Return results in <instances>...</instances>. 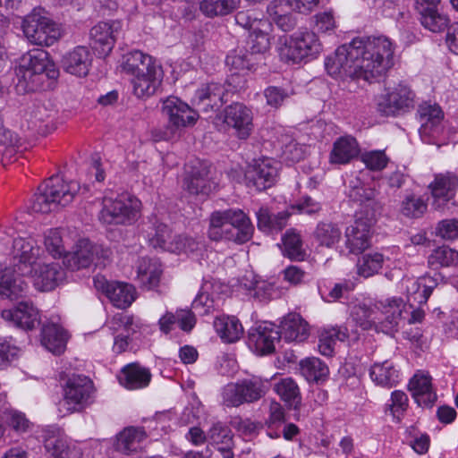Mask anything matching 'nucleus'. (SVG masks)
I'll use <instances>...</instances> for the list:
<instances>
[{"label": "nucleus", "instance_id": "obj_1", "mask_svg": "<svg viewBox=\"0 0 458 458\" xmlns=\"http://www.w3.org/2000/svg\"><path fill=\"white\" fill-rule=\"evenodd\" d=\"M393 43L386 37L356 38L328 55L325 67L332 77L371 82L393 66Z\"/></svg>", "mask_w": 458, "mask_h": 458}, {"label": "nucleus", "instance_id": "obj_2", "mask_svg": "<svg viewBox=\"0 0 458 458\" xmlns=\"http://www.w3.org/2000/svg\"><path fill=\"white\" fill-rule=\"evenodd\" d=\"M40 255V248L32 239L16 238L13 245V267L0 271V295L12 301L24 298L30 292L23 276L32 272L31 268Z\"/></svg>", "mask_w": 458, "mask_h": 458}, {"label": "nucleus", "instance_id": "obj_3", "mask_svg": "<svg viewBox=\"0 0 458 458\" xmlns=\"http://www.w3.org/2000/svg\"><path fill=\"white\" fill-rule=\"evenodd\" d=\"M59 72L43 49H32L22 55L16 68L17 90L23 93L45 89L49 80L58 77Z\"/></svg>", "mask_w": 458, "mask_h": 458}, {"label": "nucleus", "instance_id": "obj_4", "mask_svg": "<svg viewBox=\"0 0 458 458\" xmlns=\"http://www.w3.org/2000/svg\"><path fill=\"white\" fill-rule=\"evenodd\" d=\"M254 226L242 209L214 212L210 216L208 237L213 241L223 239L237 243L250 241Z\"/></svg>", "mask_w": 458, "mask_h": 458}, {"label": "nucleus", "instance_id": "obj_5", "mask_svg": "<svg viewBox=\"0 0 458 458\" xmlns=\"http://www.w3.org/2000/svg\"><path fill=\"white\" fill-rule=\"evenodd\" d=\"M80 189V183L76 181H64L57 175L51 176L38 188L30 208L36 213H50L59 207L69 205Z\"/></svg>", "mask_w": 458, "mask_h": 458}, {"label": "nucleus", "instance_id": "obj_6", "mask_svg": "<svg viewBox=\"0 0 458 458\" xmlns=\"http://www.w3.org/2000/svg\"><path fill=\"white\" fill-rule=\"evenodd\" d=\"M162 112L167 117L168 124L151 131L155 141L176 140L183 128L194 125L199 118L196 111L174 96L163 101Z\"/></svg>", "mask_w": 458, "mask_h": 458}, {"label": "nucleus", "instance_id": "obj_7", "mask_svg": "<svg viewBox=\"0 0 458 458\" xmlns=\"http://www.w3.org/2000/svg\"><path fill=\"white\" fill-rule=\"evenodd\" d=\"M269 388V381L260 377L251 376L242 378L223 387L222 403L226 407H239L244 403H253L265 397Z\"/></svg>", "mask_w": 458, "mask_h": 458}, {"label": "nucleus", "instance_id": "obj_8", "mask_svg": "<svg viewBox=\"0 0 458 458\" xmlns=\"http://www.w3.org/2000/svg\"><path fill=\"white\" fill-rule=\"evenodd\" d=\"M140 201L128 193L105 197L99 219L106 225H131L140 217Z\"/></svg>", "mask_w": 458, "mask_h": 458}, {"label": "nucleus", "instance_id": "obj_9", "mask_svg": "<svg viewBox=\"0 0 458 458\" xmlns=\"http://www.w3.org/2000/svg\"><path fill=\"white\" fill-rule=\"evenodd\" d=\"M21 28L26 38L37 46H52L62 36L60 26L37 9L23 18Z\"/></svg>", "mask_w": 458, "mask_h": 458}, {"label": "nucleus", "instance_id": "obj_10", "mask_svg": "<svg viewBox=\"0 0 458 458\" xmlns=\"http://www.w3.org/2000/svg\"><path fill=\"white\" fill-rule=\"evenodd\" d=\"M111 256L112 250L109 248L83 239L79 241L72 251L64 255L63 262L68 269L75 271L91 265L105 267Z\"/></svg>", "mask_w": 458, "mask_h": 458}, {"label": "nucleus", "instance_id": "obj_11", "mask_svg": "<svg viewBox=\"0 0 458 458\" xmlns=\"http://www.w3.org/2000/svg\"><path fill=\"white\" fill-rule=\"evenodd\" d=\"M418 115L420 122L419 133L421 140L437 147L446 144L443 123L444 113L440 106L437 104L423 103L419 106Z\"/></svg>", "mask_w": 458, "mask_h": 458}, {"label": "nucleus", "instance_id": "obj_12", "mask_svg": "<svg viewBox=\"0 0 458 458\" xmlns=\"http://www.w3.org/2000/svg\"><path fill=\"white\" fill-rule=\"evenodd\" d=\"M322 51V45L313 31H299L285 39L284 44L279 48L283 59L301 62L308 57H315Z\"/></svg>", "mask_w": 458, "mask_h": 458}, {"label": "nucleus", "instance_id": "obj_13", "mask_svg": "<svg viewBox=\"0 0 458 458\" xmlns=\"http://www.w3.org/2000/svg\"><path fill=\"white\" fill-rule=\"evenodd\" d=\"M93 382L86 376L72 375L64 389V403L69 412L81 411L94 402Z\"/></svg>", "mask_w": 458, "mask_h": 458}, {"label": "nucleus", "instance_id": "obj_14", "mask_svg": "<svg viewBox=\"0 0 458 458\" xmlns=\"http://www.w3.org/2000/svg\"><path fill=\"white\" fill-rule=\"evenodd\" d=\"M221 119L233 134L240 140H246L253 130V115L250 108L241 103H233L226 106Z\"/></svg>", "mask_w": 458, "mask_h": 458}, {"label": "nucleus", "instance_id": "obj_15", "mask_svg": "<svg viewBox=\"0 0 458 458\" xmlns=\"http://www.w3.org/2000/svg\"><path fill=\"white\" fill-rule=\"evenodd\" d=\"M414 94L405 84H398L382 95L377 102V110L384 115H397L412 107Z\"/></svg>", "mask_w": 458, "mask_h": 458}, {"label": "nucleus", "instance_id": "obj_16", "mask_svg": "<svg viewBox=\"0 0 458 458\" xmlns=\"http://www.w3.org/2000/svg\"><path fill=\"white\" fill-rule=\"evenodd\" d=\"M375 223L374 215L358 217L344 232L345 246L351 253L360 254L371 244V227Z\"/></svg>", "mask_w": 458, "mask_h": 458}, {"label": "nucleus", "instance_id": "obj_17", "mask_svg": "<svg viewBox=\"0 0 458 458\" xmlns=\"http://www.w3.org/2000/svg\"><path fill=\"white\" fill-rule=\"evenodd\" d=\"M44 446L53 458H82L81 450L68 441L60 428L48 427L43 432Z\"/></svg>", "mask_w": 458, "mask_h": 458}, {"label": "nucleus", "instance_id": "obj_18", "mask_svg": "<svg viewBox=\"0 0 458 458\" xmlns=\"http://www.w3.org/2000/svg\"><path fill=\"white\" fill-rule=\"evenodd\" d=\"M436 209L444 210L445 205L454 199L458 189V176L454 173L438 174L429 184Z\"/></svg>", "mask_w": 458, "mask_h": 458}, {"label": "nucleus", "instance_id": "obj_19", "mask_svg": "<svg viewBox=\"0 0 458 458\" xmlns=\"http://www.w3.org/2000/svg\"><path fill=\"white\" fill-rule=\"evenodd\" d=\"M120 21L99 22L91 28L89 36L92 47L101 56L108 55L113 49L121 30Z\"/></svg>", "mask_w": 458, "mask_h": 458}, {"label": "nucleus", "instance_id": "obj_20", "mask_svg": "<svg viewBox=\"0 0 458 458\" xmlns=\"http://www.w3.org/2000/svg\"><path fill=\"white\" fill-rule=\"evenodd\" d=\"M32 282L40 292L54 290L64 277V272L56 262L38 263L31 268Z\"/></svg>", "mask_w": 458, "mask_h": 458}, {"label": "nucleus", "instance_id": "obj_21", "mask_svg": "<svg viewBox=\"0 0 458 458\" xmlns=\"http://www.w3.org/2000/svg\"><path fill=\"white\" fill-rule=\"evenodd\" d=\"M279 340V330L272 324L259 325L249 332V345L260 355L273 352L275 344Z\"/></svg>", "mask_w": 458, "mask_h": 458}, {"label": "nucleus", "instance_id": "obj_22", "mask_svg": "<svg viewBox=\"0 0 458 458\" xmlns=\"http://www.w3.org/2000/svg\"><path fill=\"white\" fill-rule=\"evenodd\" d=\"M1 316L25 330L34 329L40 322L38 310L30 301H20L14 309L2 310Z\"/></svg>", "mask_w": 458, "mask_h": 458}, {"label": "nucleus", "instance_id": "obj_23", "mask_svg": "<svg viewBox=\"0 0 458 458\" xmlns=\"http://www.w3.org/2000/svg\"><path fill=\"white\" fill-rule=\"evenodd\" d=\"M279 164L270 158L259 160L247 174L249 183L258 191H264L273 186L278 177Z\"/></svg>", "mask_w": 458, "mask_h": 458}, {"label": "nucleus", "instance_id": "obj_24", "mask_svg": "<svg viewBox=\"0 0 458 458\" xmlns=\"http://www.w3.org/2000/svg\"><path fill=\"white\" fill-rule=\"evenodd\" d=\"M164 78V71L161 64L131 78L133 94L139 98L153 96L160 88Z\"/></svg>", "mask_w": 458, "mask_h": 458}, {"label": "nucleus", "instance_id": "obj_25", "mask_svg": "<svg viewBox=\"0 0 458 458\" xmlns=\"http://www.w3.org/2000/svg\"><path fill=\"white\" fill-rule=\"evenodd\" d=\"M225 89L216 82L208 83L196 90L193 103L203 112H209L220 107L227 100L225 99Z\"/></svg>", "mask_w": 458, "mask_h": 458}, {"label": "nucleus", "instance_id": "obj_26", "mask_svg": "<svg viewBox=\"0 0 458 458\" xmlns=\"http://www.w3.org/2000/svg\"><path fill=\"white\" fill-rule=\"evenodd\" d=\"M92 55L86 47H76L65 54L62 60L64 71L70 74L85 77L91 66Z\"/></svg>", "mask_w": 458, "mask_h": 458}, {"label": "nucleus", "instance_id": "obj_27", "mask_svg": "<svg viewBox=\"0 0 458 458\" xmlns=\"http://www.w3.org/2000/svg\"><path fill=\"white\" fill-rule=\"evenodd\" d=\"M408 386L420 406L431 407L436 402L437 394L432 389L431 377L428 373H416L411 378Z\"/></svg>", "mask_w": 458, "mask_h": 458}, {"label": "nucleus", "instance_id": "obj_28", "mask_svg": "<svg viewBox=\"0 0 458 458\" xmlns=\"http://www.w3.org/2000/svg\"><path fill=\"white\" fill-rule=\"evenodd\" d=\"M360 153L356 139L351 135L339 137L333 143L328 160L331 165H346Z\"/></svg>", "mask_w": 458, "mask_h": 458}, {"label": "nucleus", "instance_id": "obj_29", "mask_svg": "<svg viewBox=\"0 0 458 458\" xmlns=\"http://www.w3.org/2000/svg\"><path fill=\"white\" fill-rule=\"evenodd\" d=\"M280 338L284 341L303 342L310 335L309 325L298 313H289L281 322Z\"/></svg>", "mask_w": 458, "mask_h": 458}, {"label": "nucleus", "instance_id": "obj_30", "mask_svg": "<svg viewBox=\"0 0 458 458\" xmlns=\"http://www.w3.org/2000/svg\"><path fill=\"white\" fill-rule=\"evenodd\" d=\"M191 170L187 171V176L184 179V186L191 194H208L211 191V184L208 179V166L197 161L190 166Z\"/></svg>", "mask_w": 458, "mask_h": 458}, {"label": "nucleus", "instance_id": "obj_31", "mask_svg": "<svg viewBox=\"0 0 458 458\" xmlns=\"http://www.w3.org/2000/svg\"><path fill=\"white\" fill-rule=\"evenodd\" d=\"M160 262L156 259L141 258L138 260L136 280L149 290L158 285L162 275Z\"/></svg>", "mask_w": 458, "mask_h": 458}, {"label": "nucleus", "instance_id": "obj_32", "mask_svg": "<svg viewBox=\"0 0 458 458\" xmlns=\"http://www.w3.org/2000/svg\"><path fill=\"white\" fill-rule=\"evenodd\" d=\"M159 65V64L150 55L140 51L134 50L123 55V71L132 78L148 72L150 69Z\"/></svg>", "mask_w": 458, "mask_h": 458}, {"label": "nucleus", "instance_id": "obj_33", "mask_svg": "<svg viewBox=\"0 0 458 458\" xmlns=\"http://www.w3.org/2000/svg\"><path fill=\"white\" fill-rule=\"evenodd\" d=\"M151 379L150 371L138 363L126 365L119 376L121 385L130 390H135L148 386Z\"/></svg>", "mask_w": 458, "mask_h": 458}, {"label": "nucleus", "instance_id": "obj_34", "mask_svg": "<svg viewBox=\"0 0 458 458\" xmlns=\"http://www.w3.org/2000/svg\"><path fill=\"white\" fill-rule=\"evenodd\" d=\"M67 336L64 330L55 323L44 324L41 330V344L55 354L62 353L66 346Z\"/></svg>", "mask_w": 458, "mask_h": 458}, {"label": "nucleus", "instance_id": "obj_35", "mask_svg": "<svg viewBox=\"0 0 458 458\" xmlns=\"http://www.w3.org/2000/svg\"><path fill=\"white\" fill-rule=\"evenodd\" d=\"M147 438V433L141 427H127L117 435L116 449L130 454L136 452Z\"/></svg>", "mask_w": 458, "mask_h": 458}, {"label": "nucleus", "instance_id": "obj_36", "mask_svg": "<svg viewBox=\"0 0 458 458\" xmlns=\"http://www.w3.org/2000/svg\"><path fill=\"white\" fill-rule=\"evenodd\" d=\"M386 301L387 303H379L380 321L377 324H382L386 332H389L396 328L399 324L402 316L403 300L393 298Z\"/></svg>", "mask_w": 458, "mask_h": 458}, {"label": "nucleus", "instance_id": "obj_37", "mask_svg": "<svg viewBox=\"0 0 458 458\" xmlns=\"http://www.w3.org/2000/svg\"><path fill=\"white\" fill-rule=\"evenodd\" d=\"M351 316L353 321L362 329L368 330L372 327H377L379 318V306L369 305L365 302L355 304L352 308Z\"/></svg>", "mask_w": 458, "mask_h": 458}, {"label": "nucleus", "instance_id": "obj_38", "mask_svg": "<svg viewBox=\"0 0 458 458\" xmlns=\"http://www.w3.org/2000/svg\"><path fill=\"white\" fill-rule=\"evenodd\" d=\"M313 238L319 247L332 249L342 238V231L337 224L320 222L317 225Z\"/></svg>", "mask_w": 458, "mask_h": 458}, {"label": "nucleus", "instance_id": "obj_39", "mask_svg": "<svg viewBox=\"0 0 458 458\" xmlns=\"http://www.w3.org/2000/svg\"><path fill=\"white\" fill-rule=\"evenodd\" d=\"M377 192L375 189L364 185L358 179L351 182L350 190L348 191L349 198L361 205L370 207L374 212L381 209V205L376 200Z\"/></svg>", "mask_w": 458, "mask_h": 458}, {"label": "nucleus", "instance_id": "obj_40", "mask_svg": "<svg viewBox=\"0 0 458 458\" xmlns=\"http://www.w3.org/2000/svg\"><path fill=\"white\" fill-rule=\"evenodd\" d=\"M214 327L220 337L227 343L239 340L243 334V327L235 317H218L214 321Z\"/></svg>", "mask_w": 458, "mask_h": 458}, {"label": "nucleus", "instance_id": "obj_41", "mask_svg": "<svg viewBox=\"0 0 458 458\" xmlns=\"http://www.w3.org/2000/svg\"><path fill=\"white\" fill-rule=\"evenodd\" d=\"M241 0H201L199 11L208 18L223 17L233 13Z\"/></svg>", "mask_w": 458, "mask_h": 458}, {"label": "nucleus", "instance_id": "obj_42", "mask_svg": "<svg viewBox=\"0 0 458 458\" xmlns=\"http://www.w3.org/2000/svg\"><path fill=\"white\" fill-rule=\"evenodd\" d=\"M370 377L377 385L393 386L398 382V370L389 360L376 362L370 369Z\"/></svg>", "mask_w": 458, "mask_h": 458}, {"label": "nucleus", "instance_id": "obj_43", "mask_svg": "<svg viewBox=\"0 0 458 458\" xmlns=\"http://www.w3.org/2000/svg\"><path fill=\"white\" fill-rule=\"evenodd\" d=\"M106 297L114 306L125 309L135 300V288L129 284L113 282V285L107 290Z\"/></svg>", "mask_w": 458, "mask_h": 458}, {"label": "nucleus", "instance_id": "obj_44", "mask_svg": "<svg viewBox=\"0 0 458 458\" xmlns=\"http://www.w3.org/2000/svg\"><path fill=\"white\" fill-rule=\"evenodd\" d=\"M458 264V252L443 245L435 249L428 257V265L432 269L454 267Z\"/></svg>", "mask_w": 458, "mask_h": 458}, {"label": "nucleus", "instance_id": "obj_45", "mask_svg": "<svg viewBox=\"0 0 458 458\" xmlns=\"http://www.w3.org/2000/svg\"><path fill=\"white\" fill-rule=\"evenodd\" d=\"M276 394L290 407L297 409L301 404L300 389L296 382L291 377L282 378L274 386Z\"/></svg>", "mask_w": 458, "mask_h": 458}, {"label": "nucleus", "instance_id": "obj_46", "mask_svg": "<svg viewBox=\"0 0 458 458\" xmlns=\"http://www.w3.org/2000/svg\"><path fill=\"white\" fill-rule=\"evenodd\" d=\"M110 324L112 329L119 330L120 328H123L126 332V334L122 333L114 338V350L116 352H122L128 345L127 339L129 337L130 331L134 332V330L131 328L133 324L132 318L128 315L116 314L112 318Z\"/></svg>", "mask_w": 458, "mask_h": 458}, {"label": "nucleus", "instance_id": "obj_47", "mask_svg": "<svg viewBox=\"0 0 458 458\" xmlns=\"http://www.w3.org/2000/svg\"><path fill=\"white\" fill-rule=\"evenodd\" d=\"M301 375L310 382L325 379L328 375L327 366L318 358L311 357L300 362Z\"/></svg>", "mask_w": 458, "mask_h": 458}, {"label": "nucleus", "instance_id": "obj_48", "mask_svg": "<svg viewBox=\"0 0 458 458\" xmlns=\"http://www.w3.org/2000/svg\"><path fill=\"white\" fill-rule=\"evenodd\" d=\"M147 237L149 243L154 248L159 247L166 250H168V245H170L171 241L174 238L172 237L171 232L166 225L160 223L157 220L148 226L147 230Z\"/></svg>", "mask_w": 458, "mask_h": 458}, {"label": "nucleus", "instance_id": "obj_49", "mask_svg": "<svg viewBox=\"0 0 458 458\" xmlns=\"http://www.w3.org/2000/svg\"><path fill=\"white\" fill-rule=\"evenodd\" d=\"M284 252L291 259L301 260L305 256L302 241L294 230H288L283 237Z\"/></svg>", "mask_w": 458, "mask_h": 458}, {"label": "nucleus", "instance_id": "obj_50", "mask_svg": "<svg viewBox=\"0 0 458 458\" xmlns=\"http://www.w3.org/2000/svg\"><path fill=\"white\" fill-rule=\"evenodd\" d=\"M213 287L212 284L205 283L192 302V308L200 315L209 313L217 304V300L209 293V290Z\"/></svg>", "mask_w": 458, "mask_h": 458}, {"label": "nucleus", "instance_id": "obj_51", "mask_svg": "<svg viewBox=\"0 0 458 458\" xmlns=\"http://www.w3.org/2000/svg\"><path fill=\"white\" fill-rule=\"evenodd\" d=\"M384 262L383 255L372 253L363 255L358 261V274L365 278L374 276L382 267Z\"/></svg>", "mask_w": 458, "mask_h": 458}, {"label": "nucleus", "instance_id": "obj_52", "mask_svg": "<svg viewBox=\"0 0 458 458\" xmlns=\"http://www.w3.org/2000/svg\"><path fill=\"white\" fill-rule=\"evenodd\" d=\"M231 429L222 422L214 423L208 431V440L216 448L233 443Z\"/></svg>", "mask_w": 458, "mask_h": 458}, {"label": "nucleus", "instance_id": "obj_53", "mask_svg": "<svg viewBox=\"0 0 458 458\" xmlns=\"http://www.w3.org/2000/svg\"><path fill=\"white\" fill-rule=\"evenodd\" d=\"M420 22L425 29L434 33H439L448 28L450 19L446 14L437 9L420 16Z\"/></svg>", "mask_w": 458, "mask_h": 458}, {"label": "nucleus", "instance_id": "obj_54", "mask_svg": "<svg viewBox=\"0 0 458 458\" xmlns=\"http://www.w3.org/2000/svg\"><path fill=\"white\" fill-rule=\"evenodd\" d=\"M20 144L21 138L18 134L5 127L0 118V155L11 156Z\"/></svg>", "mask_w": 458, "mask_h": 458}, {"label": "nucleus", "instance_id": "obj_55", "mask_svg": "<svg viewBox=\"0 0 458 458\" xmlns=\"http://www.w3.org/2000/svg\"><path fill=\"white\" fill-rule=\"evenodd\" d=\"M269 27L251 31L249 36V48L252 54L265 53L270 47V39L267 33Z\"/></svg>", "mask_w": 458, "mask_h": 458}, {"label": "nucleus", "instance_id": "obj_56", "mask_svg": "<svg viewBox=\"0 0 458 458\" xmlns=\"http://www.w3.org/2000/svg\"><path fill=\"white\" fill-rule=\"evenodd\" d=\"M234 18L238 25L250 30V32L262 29V27H270L267 20L253 16L250 11L238 12Z\"/></svg>", "mask_w": 458, "mask_h": 458}, {"label": "nucleus", "instance_id": "obj_57", "mask_svg": "<svg viewBox=\"0 0 458 458\" xmlns=\"http://www.w3.org/2000/svg\"><path fill=\"white\" fill-rule=\"evenodd\" d=\"M201 242L187 235H175L168 245L172 252H194L199 249Z\"/></svg>", "mask_w": 458, "mask_h": 458}, {"label": "nucleus", "instance_id": "obj_58", "mask_svg": "<svg viewBox=\"0 0 458 458\" xmlns=\"http://www.w3.org/2000/svg\"><path fill=\"white\" fill-rule=\"evenodd\" d=\"M426 210L427 204L420 198L408 196L403 201L402 213L407 217H420Z\"/></svg>", "mask_w": 458, "mask_h": 458}, {"label": "nucleus", "instance_id": "obj_59", "mask_svg": "<svg viewBox=\"0 0 458 458\" xmlns=\"http://www.w3.org/2000/svg\"><path fill=\"white\" fill-rule=\"evenodd\" d=\"M5 421L18 434L29 431L32 426L26 415L16 410H11L6 412Z\"/></svg>", "mask_w": 458, "mask_h": 458}, {"label": "nucleus", "instance_id": "obj_60", "mask_svg": "<svg viewBox=\"0 0 458 458\" xmlns=\"http://www.w3.org/2000/svg\"><path fill=\"white\" fill-rule=\"evenodd\" d=\"M360 158L365 165L372 171L383 170L389 161L388 157L382 150H371L364 152Z\"/></svg>", "mask_w": 458, "mask_h": 458}, {"label": "nucleus", "instance_id": "obj_61", "mask_svg": "<svg viewBox=\"0 0 458 458\" xmlns=\"http://www.w3.org/2000/svg\"><path fill=\"white\" fill-rule=\"evenodd\" d=\"M408 396L400 390H395L391 394V404L389 405L392 415L400 420V416L406 411L408 407Z\"/></svg>", "mask_w": 458, "mask_h": 458}, {"label": "nucleus", "instance_id": "obj_62", "mask_svg": "<svg viewBox=\"0 0 458 458\" xmlns=\"http://www.w3.org/2000/svg\"><path fill=\"white\" fill-rule=\"evenodd\" d=\"M45 246L47 250L53 256H61L64 251L62 244V237L56 229L49 230L45 236Z\"/></svg>", "mask_w": 458, "mask_h": 458}, {"label": "nucleus", "instance_id": "obj_63", "mask_svg": "<svg viewBox=\"0 0 458 458\" xmlns=\"http://www.w3.org/2000/svg\"><path fill=\"white\" fill-rule=\"evenodd\" d=\"M264 96L267 99V105L278 107L287 98H289L290 94L287 90L282 88L270 86L264 90Z\"/></svg>", "mask_w": 458, "mask_h": 458}, {"label": "nucleus", "instance_id": "obj_64", "mask_svg": "<svg viewBox=\"0 0 458 458\" xmlns=\"http://www.w3.org/2000/svg\"><path fill=\"white\" fill-rule=\"evenodd\" d=\"M437 234L445 240H453L458 237V220L445 219L441 221L437 227Z\"/></svg>", "mask_w": 458, "mask_h": 458}]
</instances>
